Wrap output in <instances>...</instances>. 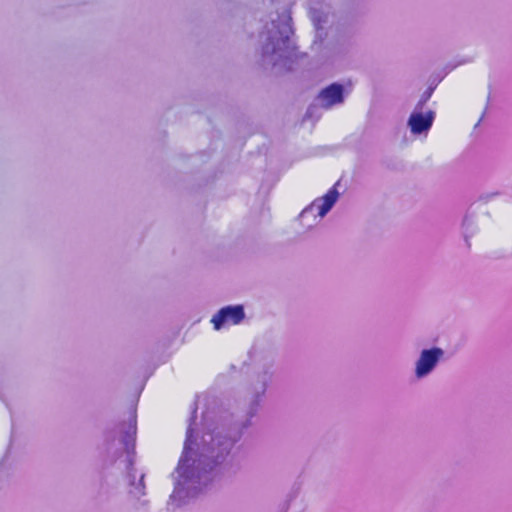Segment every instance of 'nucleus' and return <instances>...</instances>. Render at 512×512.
I'll use <instances>...</instances> for the list:
<instances>
[{
	"instance_id": "obj_1",
	"label": "nucleus",
	"mask_w": 512,
	"mask_h": 512,
	"mask_svg": "<svg viewBox=\"0 0 512 512\" xmlns=\"http://www.w3.org/2000/svg\"><path fill=\"white\" fill-rule=\"evenodd\" d=\"M245 317L243 306H226L221 308L212 318L211 322L216 330L224 325H237Z\"/></svg>"
},
{
	"instance_id": "obj_2",
	"label": "nucleus",
	"mask_w": 512,
	"mask_h": 512,
	"mask_svg": "<svg viewBox=\"0 0 512 512\" xmlns=\"http://www.w3.org/2000/svg\"><path fill=\"white\" fill-rule=\"evenodd\" d=\"M443 352L440 348L423 350L416 365V375L423 377L428 374L436 365Z\"/></svg>"
},
{
	"instance_id": "obj_3",
	"label": "nucleus",
	"mask_w": 512,
	"mask_h": 512,
	"mask_svg": "<svg viewBox=\"0 0 512 512\" xmlns=\"http://www.w3.org/2000/svg\"><path fill=\"white\" fill-rule=\"evenodd\" d=\"M434 116V112L431 110L427 111L425 114L421 112H413L408 120L412 133L420 134L428 131L433 124Z\"/></svg>"
},
{
	"instance_id": "obj_4",
	"label": "nucleus",
	"mask_w": 512,
	"mask_h": 512,
	"mask_svg": "<svg viewBox=\"0 0 512 512\" xmlns=\"http://www.w3.org/2000/svg\"><path fill=\"white\" fill-rule=\"evenodd\" d=\"M338 196H339L338 191H337L336 187L333 186L332 188H330L328 190V192L323 197L316 199L313 202L312 205L314 207H317L318 215L320 217L325 216L330 211V209L336 203Z\"/></svg>"
},
{
	"instance_id": "obj_5",
	"label": "nucleus",
	"mask_w": 512,
	"mask_h": 512,
	"mask_svg": "<svg viewBox=\"0 0 512 512\" xmlns=\"http://www.w3.org/2000/svg\"><path fill=\"white\" fill-rule=\"evenodd\" d=\"M320 97L325 101L326 106L341 103L343 101V87L333 83L320 92Z\"/></svg>"
}]
</instances>
